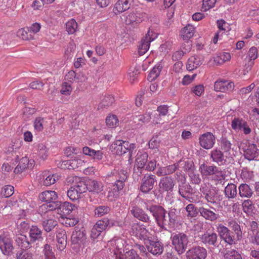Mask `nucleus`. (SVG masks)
I'll return each mask as SVG.
<instances>
[{
  "mask_svg": "<svg viewBox=\"0 0 259 259\" xmlns=\"http://www.w3.org/2000/svg\"><path fill=\"white\" fill-rule=\"evenodd\" d=\"M110 180H115L113 184V189L109 191L107 197L110 201H113L119 196L120 192L125 186V182L128 178L127 172L123 169L114 170L108 176Z\"/></svg>",
  "mask_w": 259,
  "mask_h": 259,
  "instance_id": "obj_1",
  "label": "nucleus"
},
{
  "mask_svg": "<svg viewBox=\"0 0 259 259\" xmlns=\"http://www.w3.org/2000/svg\"><path fill=\"white\" fill-rule=\"evenodd\" d=\"M136 148V144L128 141L118 140L110 146L109 149L116 155H121L127 152L130 153Z\"/></svg>",
  "mask_w": 259,
  "mask_h": 259,
  "instance_id": "obj_2",
  "label": "nucleus"
},
{
  "mask_svg": "<svg viewBox=\"0 0 259 259\" xmlns=\"http://www.w3.org/2000/svg\"><path fill=\"white\" fill-rule=\"evenodd\" d=\"M172 244L179 254L183 253L189 242L187 236L183 233L175 234L171 237Z\"/></svg>",
  "mask_w": 259,
  "mask_h": 259,
  "instance_id": "obj_3",
  "label": "nucleus"
},
{
  "mask_svg": "<svg viewBox=\"0 0 259 259\" xmlns=\"http://www.w3.org/2000/svg\"><path fill=\"white\" fill-rule=\"evenodd\" d=\"M231 127L237 133L242 132L247 135L251 133V128L247 120L241 117H235L231 121Z\"/></svg>",
  "mask_w": 259,
  "mask_h": 259,
  "instance_id": "obj_4",
  "label": "nucleus"
},
{
  "mask_svg": "<svg viewBox=\"0 0 259 259\" xmlns=\"http://www.w3.org/2000/svg\"><path fill=\"white\" fill-rule=\"evenodd\" d=\"M147 209L149 210L154 217L158 226L163 228L167 225L168 221L165 218L166 212L163 207L154 205L149 208L147 207Z\"/></svg>",
  "mask_w": 259,
  "mask_h": 259,
  "instance_id": "obj_5",
  "label": "nucleus"
},
{
  "mask_svg": "<svg viewBox=\"0 0 259 259\" xmlns=\"http://www.w3.org/2000/svg\"><path fill=\"white\" fill-rule=\"evenodd\" d=\"M114 225V222L108 218L98 220L94 225L91 230L90 236L93 239L97 238L101 233L106 230L108 226L111 227Z\"/></svg>",
  "mask_w": 259,
  "mask_h": 259,
  "instance_id": "obj_6",
  "label": "nucleus"
},
{
  "mask_svg": "<svg viewBox=\"0 0 259 259\" xmlns=\"http://www.w3.org/2000/svg\"><path fill=\"white\" fill-rule=\"evenodd\" d=\"M157 36V35L153 31L149 30L144 37L139 42L138 53L140 56L145 54L149 49L150 42L153 41Z\"/></svg>",
  "mask_w": 259,
  "mask_h": 259,
  "instance_id": "obj_7",
  "label": "nucleus"
},
{
  "mask_svg": "<svg viewBox=\"0 0 259 259\" xmlns=\"http://www.w3.org/2000/svg\"><path fill=\"white\" fill-rule=\"evenodd\" d=\"M0 248L5 254L8 255L12 252V240L7 231L0 232Z\"/></svg>",
  "mask_w": 259,
  "mask_h": 259,
  "instance_id": "obj_8",
  "label": "nucleus"
},
{
  "mask_svg": "<svg viewBox=\"0 0 259 259\" xmlns=\"http://www.w3.org/2000/svg\"><path fill=\"white\" fill-rule=\"evenodd\" d=\"M217 231L220 238L229 245L235 244V239L231 235L230 230L222 224H218L217 226Z\"/></svg>",
  "mask_w": 259,
  "mask_h": 259,
  "instance_id": "obj_9",
  "label": "nucleus"
},
{
  "mask_svg": "<svg viewBox=\"0 0 259 259\" xmlns=\"http://www.w3.org/2000/svg\"><path fill=\"white\" fill-rule=\"evenodd\" d=\"M131 233L140 240H146L149 238V232L143 224L134 223L132 226Z\"/></svg>",
  "mask_w": 259,
  "mask_h": 259,
  "instance_id": "obj_10",
  "label": "nucleus"
},
{
  "mask_svg": "<svg viewBox=\"0 0 259 259\" xmlns=\"http://www.w3.org/2000/svg\"><path fill=\"white\" fill-rule=\"evenodd\" d=\"M186 255L187 259H205L207 251L202 247L196 246L187 251Z\"/></svg>",
  "mask_w": 259,
  "mask_h": 259,
  "instance_id": "obj_11",
  "label": "nucleus"
},
{
  "mask_svg": "<svg viewBox=\"0 0 259 259\" xmlns=\"http://www.w3.org/2000/svg\"><path fill=\"white\" fill-rule=\"evenodd\" d=\"M214 136L210 132H207L200 136L199 142L200 145L204 149H210L215 143Z\"/></svg>",
  "mask_w": 259,
  "mask_h": 259,
  "instance_id": "obj_12",
  "label": "nucleus"
},
{
  "mask_svg": "<svg viewBox=\"0 0 259 259\" xmlns=\"http://www.w3.org/2000/svg\"><path fill=\"white\" fill-rule=\"evenodd\" d=\"M108 245L112 246V248L110 249L111 252H113L115 255V259H124L123 250L122 249L123 245L121 240H111L108 242Z\"/></svg>",
  "mask_w": 259,
  "mask_h": 259,
  "instance_id": "obj_13",
  "label": "nucleus"
},
{
  "mask_svg": "<svg viewBox=\"0 0 259 259\" xmlns=\"http://www.w3.org/2000/svg\"><path fill=\"white\" fill-rule=\"evenodd\" d=\"M155 178L153 175H145L142 179L140 190L145 193L151 190L156 182Z\"/></svg>",
  "mask_w": 259,
  "mask_h": 259,
  "instance_id": "obj_14",
  "label": "nucleus"
},
{
  "mask_svg": "<svg viewBox=\"0 0 259 259\" xmlns=\"http://www.w3.org/2000/svg\"><path fill=\"white\" fill-rule=\"evenodd\" d=\"M234 88V82L226 80H218L214 84V90L217 92H231Z\"/></svg>",
  "mask_w": 259,
  "mask_h": 259,
  "instance_id": "obj_15",
  "label": "nucleus"
},
{
  "mask_svg": "<svg viewBox=\"0 0 259 259\" xmlns=\"http://www.w3.org/2000/svg\"><path fill=\"white\" fill-rule=\"evenodd\" d=\"M134 0H118L114 4L113 12L116 15L128 10Z\"/></svg>",
  "mask_w": 259,
  "mask_h": 259,
  "instance_id": "obj_16",
  "label": "nucleus"
},
{
  "mask_svg": "<svg viewBox=\"0 0 259 259\" xmlns=\"http://www.w3.org/2000/svg\"><path fill=\"white\" fill-rule=\"evenodd\" d=\"M34 165L33 160H29L27 157H22L17 166L15 168L14 172L16 174H20L24 171L27 168H32Z\"/></svg>",
  "mask_w": 259,
  "mask_h": 259,
  "instance_id": "obj_17",
  "label": "nucleus"
},
{
  "mask_svg": "<svg viewBox=\"0 0 259 259\" xmlns=\"http://www.w3.org/2000/svg\"><path fill=\"white\" fill-rule=\"evenodd\" d=\"M56 240L57 249L61 251L64 250L67 245V235L64 230L60 229L57 231Z\"/></svg>",
  "mask_w": 259,
  "mask_h": 259,
  "instance_id": "obj_18",
  "label": "nucleus"
},
{
  "mask_svg": "<svg viewBox=\"0 0 259 259\" xmlns=\"http://www.w3.org/2000/svg\"><path fill=\"white\" fill-rule=\"evenodd\" d=\"M244 152L245 158L250 161L256 159L259 155V151L257 149V146L253 143H248Z\"/></svg>",
  "mask_w": 259,
  "mask_h": 259,
  "instance_id": "obj_19",
  "label": "nucleus"
},
{
  "mask_svg": "<svg viewBox=\"0 0 259 259\" xmlns=\"http://www.w3.org/2000/svg\"><path fill=\"white\" fill-rule=\"evenodd\" d=\"M56 178L55 175L51 174L48 171H45L40 175L39 183L45 186H49L55 183Z\"/></svg>",
  "mask_w": 259,
  "mask_h": 259,
  "instance_id": "obj_20",
  "label": "nucleus"
},
{
  "mask_svg": "<svg viewBox=\"0 0 259 259\" xmlns=\"http://www.w3.org/2000/svg\"><path fill=\"white\" fill-rule=\"evenodd\" d=\"M85 162L78 156H76L74 159L63 161L62 166L68 169H75L82 166Z\"/></svg>",
  "mask_w": 259,
  "mask_h": 259,
  "instance_id": "obj_21",
  "label": "nucleus"
},
{
  "mask_svg": "<svg viewBox=\"0 0 259 259\" xmlns=\"http://www.w3.org/2000/svg\"><path fill=\"white\" fill-rule=\"evenodd\" d=\"M57 197V194L54 191H45L39 195L40 200L46 202L48 204H53L54 205L55 201Z\"/></svg>",
  "mask_w": 259,
  "mask_h": 259,
  "instance_id": "obj_22",
  "label": "nucleus"
},
{
  "mask_svg": "<svg viewBox=\"0 0 259 259\" xmlns=\"http://www.w3.org/2000/svg\"><path fill=\"white\" fill-rule=\"evenodd\" d=\"M131 213L135 218L145 223H148L150 221V217L142 209L137 206H134L131 210Z\"/></svg>",
  "mask_w": 259,
  "mask_h": 259,
  "instance_id": "obj_23",
  "label": "nucleus"
},
{
  "mask_svg": "<svg viewBox=\"0 0 259 259\" xmlns=\"http://www.w3.org/2000/svg\"><path fill=\"white\" fill-rule=\"evenodd\" d=\"M201 241L206 246H215L218 240V235L215 233H205L201 237Z\"/></svg>",
  "mask_w": 259,
  "mask_h": 259,
  "instance_id": "obj_24",
  "label": "nucleus"
},
{
  "mask_svg": "<svg viewBox=\"0 0 259 259\" xmlns=\"http://www.w3.org/2000/svg\"><path fill=\"white\" fill-rule=\"evenodd\" d=\"M203 59L200 56H192L187 61V69L189 71H192L199 67L203 63Z\"/></svg>",
  "mask_w": 259,
  "mask_h": 259,
  "instance_id": "obj_25",
  "label": "nucleus"
},
{
  "mask_svg": "<svg viewBox=\"0 0 259 259\" xmlns=\"http://www.w3.org/2000/svg\"><path fill=\"white\" fill-rule=\"evenodd\" d=\"M159 186L164 191H171L175 186V182L171 177H165L160 179Z\"/></svg>",
  "mask_w": 259,
  "mask_h": 259,
  "instance_id": "obj_26",
  "label": "nucleus"
},
{
  "mask_svg": "<svg viewBox=\"0 0 259 259\" xmlns=\"http://www.w3.org/2000/svg\"><path fill=\"white\" fill-rule=\"evenodd\" d=\"M147 248L148 250L153 255L161 254L163 250V244L159 241H151Z\"/></svg>",
  "mask_w": 259,
  "mask_h": 259,
  "instance_id": "obj_27",
  "label": "nucleus"
},
{
  "mask_svg": "<svg viewBox=\"0 0 259 259\" xmlns=\"http://www.w3.org/2000/svg\"><path fill=\"white\" fill-rule=\"evenodd\" d=\"M86 239L85 233L81 230H75L71 235V241L73 244H83Z\"/></svg>",
  "mask_w": 259,
  "mask_h": 259,
  "instance_id": "obj_28",
  "label": "nucleus"
},
{
  "mask_svg": "<svg viewBox=\"0 0 259 259\" xmlns=\"http://www.w3.org/2000/svg\"><path fill=\"white\" fill-rule=\"evenodd\" d=\"M75 205L68 202H65L57 209L58 213H60L62 218L69 214L75 208Z\"/></svg>",
  "mask_w": 259,
  "mask_h": 259,
  "instance_id": "obj_29",
  "label": "nucleus"
},
{
  "mask_svg": "<svg viewBox=\"0 0 259 259\" xmlns=\"http://www.w3.org/2000/svg\"><path fill=\"white\" fill-rule=\"evenodd\" d=\"M179 163L169 165L165 167H160L158 168L156 174L158 176L170 175L174 172L178 168Z\"/></svg>",
  "mask_w": 259,
  "mask_h": 259,
  "instance_id": "obj_30",
  "label": "nucleus"
},
{
  "mask_svg": "<svg viewBox=\"0 0 259 259\" xmlns=\"http://www.w3.org/2000/svg\"><path fill=\"white\" fill-rule=\"evenodd\" d=\"M210 157L213 162H216L219 165H224L226 162L223 152L217 149L211 151Z\"/></svg>",
  "mask_w": 259,
  "mask_h": 259,
  "instance_id": "obj_31",
  "label": "nucleus"
},
{
  "mask_svg": "<svg viewBox=\"0 0 259 259\" xmlns=\"http://www.w3.org/2000/svg\"><path fill=\"white\" fill-rule=\"evenodd\" d=\"M148 157V154L145 152H138L135 161V166L138 169H142L145 166Z\"/></svg>",
  "mask_w": 259,
  "mask_h": 259,
  "instance_id": "obj_32",
  "label": "nucleus"
},
{
  "mask_svg": "<svg viewBox=\"0 0 259 259\" xmlns=\"http://www.w3.org/2000/svg\"><path fill=\"white\" fill-rule=\"evenodd\" d=\"M199 212L201 216L204 218L206 220L211 222L215 221L219 218L218 214L214 212L208 208H206L203 207L200 208Z\"/></svg>",
  "mask_w": 259,
  "mask_h": 259,
  "instance_id": "obj_33",
  "label": "nucleus"
},
{
  "mask_svg": "<svg viewBox=\"0 0 259 259\" xmlns=\"http://www.w3.org/2000/svg\"><path fill=\"white\" fill-rule=\"evenodd\" d=\"M218 167L214 165H207L205 163L200 165L199 167V171L202 176L206 177L212 176L215 171H217Z\"/></svg>",
  "mask_w": 259,
  "mask_h": 259,
  "instance_id": "obj_34",
  "label": "nucleus"
},
{
  "mask_svg": "<svg viewBox=\"0 0 259 259\" xmlns=\"http://www.w3.org/2000/svg\"><path fill=\"white\" fill-rule=\"evenodd\" d=\"M87 189L89 191L98 193L103 190V184L96 180H89L87 184Z\"/></svg>",
  "mask_w": 259,
  "mask_h": 259,
  "instance_id": "obj_35",
  "label": "nucleus"
},
{
  "mask_svg": "<svg viewBox=\"0 0 259 259\" xmlns=\"http://www.w3.org/2000/svg\"><path fill=\"white\" fill-rule=\"evenodd\" d=\"M29 237L30 241L32 242L41 239L42 238V231L36 226H32L29 230Z\"/></svg>",
  "mask_w": 259,
  "mask_h": 259,
  "instance_id": "obj_36",
  "label": "nucleus"
},
{
  "mask_svg": "<svg viewBox=\"0 0 259 259\" xmlns=\"http://www.w3.org/2000/svg\"><path fill=\"white\" fill-rule=\"evenodd\" d=\"M195 28L190 24L187 25L181 31V35L184 40H188L194 34Z\"/></svg>",
  "mask_w": 259,
  "mask_h": 259,
  "instance_id": "obj_37",
  "label": "nucleus"
},
{
  "mask_svg": "<svg viewBox=\"0 0 259 259\" xmlns=\"http://www.w3.org/2000/svg\"><path fill=\"white\" fill-rule=\"evenodd\" d=\"M225 179L226 175L225 173L219 167L218 168L217 171L213 174L212 177V181L216 185L219 184L224 185Z\"/></svg>",
  "mask_w": 259,
  "mask_h": 259,
  "instance_id": "obj_38",
  "label": "nucleus"
},
{
  "mask_svg": "<svg viewBox=\"0 0 259 259\" xmlns=\"http://www.w3.org/2000/svg\"><path fill=\"white\" fill-rule=\"evenodd\" d=\"M239 194L241 197L250 198L253 194V191L250 186L246 184H241L239 188Z\"/></svg>",
  "mask_w": 259,
  "mask_h": 259,
  "instance_id": "obj_39",
  "label": "nucleus"
},
{
  "mask_svg": "<svg viewBox=\"0 0 259 259\" xmlns=\"http://www.w3.org/2000/svg\"><path fill=\"white\" fill-rule=\"evenodd\" d=\"M231 58V55L229 53L223 52L214 57V62L218 65H221L229 61Z\"/></svg>",
  "mask_w": 259,
  "mask_h": 259,
  "instance_id": "obj_40",
  "label": "nucleus"
},
{
  "mask_svg": "<svg viewBox=\"0 0 259 259\" xmlns=\"http://www.w3.org/2000/svg\"><path fill=\"white\" fill-rule=\"evenodd\" d=\"M225 195L228 198H235L237 194V186L233 183H229L225 187Z\"/></svg>",
  "mask_w": 259,
  "mask_h": 259,
  "instance_id": "obj_41",
  "label": "nucleus"
},
{
  "mask_svg": "<svg viewBox=\"0 0 259 259\" xmlns=\"http://www.w3.org/2000/svg\"><path fill=\"white\" fill-rule=\"evenodd\" d=\"M18 245L23 249H28L31 247V241L28 240L26 235L20 234L16 239Z\"/></svg>",
  "mask_w": 259,
  "mask_h": 259,
  "instance_id": "obj_42",
  "label": "nucleus"
},
{
  "mask_svg": "<svg viewBox=\"0 0 259 259\" xmlns=\"http://www.w3.org/2000/svg\"><path fill=\"white\" fill-rule=\"evenodd\" d=\"M162 68V66L160 64L155 65L148 75V81L152 82L156 79L159 75Z\"/></svg>",
  "mask_w": 259,
  "mask_h": 259,
  "instance_id": "obj_43",
  "label": "nucleus"
},
{
  "mask_svg": "<svg viewBox=\"0 0 259 259\" xmlns=\"http://www.w3.org/2000/svg\"><path fill=\"white\" fill-rule=\"evenodd\" d=\"M78 24L74 19L68 20L66 23V30L68 34H73L77 30Z\"/></svg>",
  "mask_w": 259,
  "mask_h": 259,
  "instance_id": "obj_44",
  "label": "nucleus"
},
{
  "mask_svg": "<svg viewBox=\"0 0 259 259\" xmlns=\"http://www.w3.org/2000/svg\"><path fill=\"white\" fill-rule=\"evenodd\" d=\"M223 256L224 259H242L241 254L233 249L226 250L223 253Z\"/></svg>",
  "mask_w": 259,
  "mask_h": 259,
  "instance_id": "obj_45",
  "label": "nucleus"
},
{
  "mask_svg": "<svg viewBox=\"0 0 259 259\" xmlns=\"http://www.w3.org/2000/svg\"><path fill=\"white\" fill-rule=\"evenodd\" d=\"M168 106L166 105H161L158 107L157 111L158 114L155 116L154 121L156 123H160L161 120V116H165L168 113Z\"/></svg>",
  "mask_w": 259,
  "mask_h": 259,
  "instance_id": "obj_46",
  "label": "nucleus"
},
{
  "mask_svg": "<svg viewBox=\"0 0 259 259\" xmlns=\"http://www.w3.org/2000/svg\"><path fill=\"white\" fill-rule=\"evenodd\" d=\"M140 16V13H131L126 16L125 22L127 24H131L134 22L140 23L142 21Z\"/></svg>",
  "mask_w": 259,
  "mask_h": 259,
  "instance_id": "obj_47",
  "label": "nucleus"
},
{
  "mask_svg": "<svg viewBox=\"0 0 259 259\" xmlns=\"http://www.w3.org/2000/svg\"><path fill=\"white\" fill-rule=\"evenodd\" d=\"M139 70L137 67H131L128 72V79L131 83H134L137 80Z\"/></svg>",
  "mask_w": 259,
  "mask_h": 259,
  "instance_id": "obj_48",
  "label": "nucleus"
},
{
  "mask_svg": "<svg viewBox=\"0 0 259 259\" xmlns=\"http://www.w3.org/2000/svg\"><path fill=\"white\" fill-rule=\"evenodd\" d=\"M107 125L110 128H114L118 124V119L115 115H109L106 119Z\"/></svg>",
  "mask_w": 259,
  "mask_h": 259,
  "instance_id": "obj_49",
  "label": "nucleus"
},
{
  "mask_svg": "<svg viewBox=\"0 0 259 259\" xmlns=\"http://www.w3.org/2000/svg\"><path fill=\"white\" fill-rule=\"evenodd\" d=\"M38 155L42 160L46 159L49 155V149L44 144H39L38 145Z\"/></svg>",
  "mask_w": 259,
  "mask_h": 259,
  "instance_id": "obj_50",
  "label": "nucleus"
},
{
  "mask_svg": "<svg viewBox=\"0 0 259 259\" xmlns=\"http://www.w3.org/2000/svg\"><path fill=\"white\" fill-rule=\"evenodd\" d=\"M110 211L109 207L105 205H102L97 207L95 210V214L97 217H101L108 213Z\"/></svg>",
  "mask_w": 259,
  "mask_h": 259,
  "instance_id": "obj_51",
  "label": "nucleus"
},
{
  "mask_svg": "<svg viewBox=\"0 0 259 259\" xmlns=\"http://www.w3.org/2000/svg\"><path fill=\"white\" fill-rule=\"evenodd\" d=\"M57 222L54 219H48L44 221L42 226L45 230L49 232L53 229V228L57 225Z\"/></svg>",
  "mask_w": 259,
  "mask_h": 259,
  "instance_id": "obj_52",
  "label": "nucleus"
},
{
  "mask_svg": "<svg viewBox=\"0 0 259 259\" xmlns=\"http://www.w3.org/2000/svg\"><path fill=\"white\" fill-rule=\"evenodd\" d=\"M72 90L73 89L70 83L64 82L61 85L60 92L63 95L70 96L72 92Z\"/></svg>",
  "mask_w": 259,
  "mask_h": 259,
  "instance_id": "obj_53",
  "label": "nucleus"
},
{
  "mask_svg": "<svg viewBox=\"0 0 259 259\" xmlns=\"http://www.w3.org/2000/svg\"><path fill=\"white\" fill-rule=\"evenodd\" d=\"M14 193V187L11 185H6L3 187L1 195L5 198H8Z\"/></svg>",
  "mask_w": 259,
  "mask_h": 259,
  "instance_id": "obj_54",
  "label": "nucleus"
},
{
  "mask_svg": "<svg viewBox=\"0 0 259 259\" xmlns=\"http://www.w3.org/2000/svg\"><path fill=\"white\" fill-rule=\"evenodd\" d=\"M53 209H56L55 205L53 204L45 203L40 206L38 209V212L42 214V213L50 212Z\"/></svg>",
  "mask_w": 259,
  "mask_h": 259,
  "instance_id": "obj_55",
  "label": "nucleus"
},
{
  "mask_svg": "<svg viewBox=\"0 0 259 259\" xmlns=\"http://www.w3.org/2000/svg\"><path fill=\"white\" fill-rule=\"evenodd\" d=\"M45 119L44 118L38 117H36L34 121V128L37 132H41L44 127V123Z\"/></svg>",
  "mask_w": 259,
  "mask_h": 259,
  "instance_id": "obj_56",
  "label": "nucleus"
},
{
  "mask_svg": "<svg viewBox=\"0 0 259 259\" xmlns=\"http://www.w3.org/2000/svg\"><path fill=\"white\" fill-rule=\"evenodd\" d=\"M18 35L23 40H30L34 38L33 36L29 32L28 30H25L24 28L19 29L18 32Z\"/></svg>",
  "mask_w": 259,
  "mask_h": 259,
  "instance_id": "obj_57",
  "label": "nucleus"
},
{
  "mask_svg": "<svg viewBox=\"0 0 259 259\" xmlns=\"http://www.w3.org/2000/svg\"><path fill=\"white\" fill-rule=\"evenodd\" d=\"M190 192V186L187 184H184L179 186V192L183 197L188 199V197L187 194Z\"/></svg>",
  "mask_w": 259,
  "mask_h": 259,
  "instance_id": "obj_58",
  "label": "nucleus"
},
{
  "mask_svg": "<svg viewBox=\"0 0 259 259\" xmlns=\"http://www.w3.org/2000/svg\"><path fill=\"white\" fill-rule=\"evenodd\" d=\"M258 56L257 49L255 47L250 48L248 52L247 57L250 61L255 60Z\"/></svg>",
  "mask_w": 259,
  "mask_h": 259,
  "instance_id": "obj_59",
  "label": "nucleus"
},
{
  "mask_svg": "<svg viewBox=\"0 0 259 259\" xmlns=\"http://www.w3.org/2000/svg\"><path fill=\"white\" fill-rule=\"evenodd\" d=\"M217 0H203L202 10L203 11H206L214 7Z\"/></svg>",
  "mask_w": 259,
  "mask_h": 259,
  "instance_id": "obj_60",
  "label": "nucleus"
},
{
  "mask_svg": "<svg viewBox=\"0 0 259 259\" xmlns=\"http://www.w3.org/2000/svg\"><path fill=\"white\" fill-rule=\"evenodd\" d=\"M124 259H142L137 253V251L133 249L126 251L124 253Z\"/></svg>",
  "mask_w": 259,
  "mask_h": 259,
  "instance_id": "obj_61",
  "label": "nucleus"
},
{
  "mask_svg": "<svg viewBox=\"0 0 259 259\" xmlns=\"http://www.w3.org/2000/svg\"><path fill=\"white\" fill-rule=\"evenodd\" d=\"M67 196L70 200L73 201L77 200L80 197V196L77 193V191L73 186L71 187L70 189L68 190Z\"/></svg>",
  "mask_w": 259,
  "mask_h": 259,
  "instance_id": "obj_62",
  "label": "nucleus"
},
{
  "mask_svg": "<svg viewBox=\"0 0 259 259\" xmlns=\"http://www.w3.org/2000/svg\"><path fill=\"white\" fill-rule=\"evenodd\" d=\"M73 187L77 191V193L80 196L88 190L87 184L82 181L79 182L76 185Z\"/></svg>",
  "mask_w": 259,
  "mask_h": 259,
  "instance_id": "obj_63",
  "label": "nucleus"
},
{
  "mask_svg": "<svg viewBox=\"0 0 259 259\" xmlns=\"http://www.w3.org/2000/svg\"><path fill=\"white\" fill-rule=\"evenodd\" d=\"M17 259H33L31 252L26 250H23L17 254Z\"/></svg>",
  "mask_w": 259,
  "mask_h": 259,
  "instance_id": "obj_64",
  "label": "nucleus"
}]
</instances>
